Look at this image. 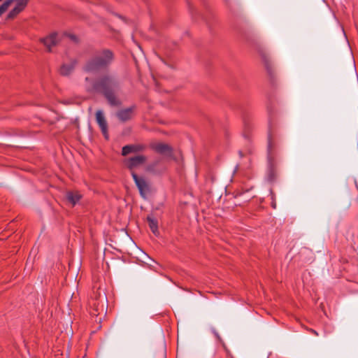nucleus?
Instances as JSON below:
<instances>
[{"label": "nucleus", "instance_id": "obj_1", "mask_svg": "<svg viewBox=\"0 0 358 358\" xmlns=\"http://www.w3.org/2000/svg\"><path fill=\"white\" fill-rule=\"evenodd\" d=\"M119 90L118 79L114 75L106 73L94 80L87 91L101 93L110 106H116L120 105V101L117 97Z\"/></svg>", "mask_w": 358, "mask_h": 358}, {"label": "nucleus", "instance_id": "obj_2", "mask_svg": "<svg viewBox=\"0 0 358 358\" xmlns=\"http://www.w3.org/2000/svg\"><path fill=\"white\" fill-rule=\"evenodd\" d=\"M115 59L113 52L109 49L96 50L86 61L83 69L86 72L96 73L107 69Z\"/></svg>", "mask_w": 358, "mask_h": 358}, {"label": "nucleus", "instance_id": "obj_3", "mask_svg": "<svg viewBox=\"0 0 358 358\" xmlns=\"http://www.w3.org/2000/svg\"><path fill=\"white\" fill-rule=\"evenodd\" d=\"M268 113L269 117L268 150L269 155H271L274 153L276 147V141L279 133V122L278 110L275 108L268 106Z\"/></svg>", "mask_w": 358, "mask_h": 358}, {"label": "nucleus", "instance_id": "obj_4", "mask_svg": "<svg viewBox=\"0 0 358 358\" xmlns=\"http://www.w3.org/2000/svg\"><path fill=\"white\" fill-rule=\"evenodd\" d=\"M132 178L139 190V193L143 198H146L150 192V187L146 180L143 177H139L135 172H131Z\"/></svg>", "mask_w": 358, "mask_h": 358}, {"label": "nucleus", "instance_id": "obj_5", "mask_svg": "<svg viewBox=\"0 0 358 358\" xmlns=\"http://www.w3.org/2000/svg\"><path fill=\"white\" fill-rule=\"evenodd\" d=\"M96 121L101 129V131L104 136V138L108 140L109 138L108 130V123L104 117V114L102 110H99L96 112Z\"/></svg>", "mask_w": 358, "mask_h": 358}, {"label": "nucleus", "instance_id": "obj_6", "mask_svg": "<svg viewBox=\"0 0 358 358\" xmlns=\"http://www.w3.org/2000/svg\"><path fill=\"white\" fill-rule=\"evenodd\" d=\"M14 1L16 2V5L8 14L7 19H14L23 11L27 7L29 0H14Z\"/></svg>", "mask_w": 358, "mask_h": 358}, {"label": "nucleus", "instance_id": "obj_7", "mask_svg": "<svg viewBox=\"0 0 358 358\" xmlns=\"http://www.w3.org/2000/svg\"><path fill=\"white\" fill-rule=\"evenodd\" d=\"M40 41L46 47L47 50L50 52L52 48L57 44L59 42V37L57 33H52L48 36L41 38Z\"/></svg>", "mask_w": 358, "mask_h": 358}, {"label": "nucleus", "instance_id": "obj_8", "mask_svg": "<svg viewBox=\"0 0 358 358\" xmlns=\"http://www.w3.org/2000/svg\"><path fill=\"white\" fill-rule=\"evenodd\" d=\"M147 160V158L144 155H137L133 157L128 158L126 161L127 166L130 169L133 170L134 168L143 164Z\"/></svg>", "mask_w": 358, "mask_h": 358}, {"label": "nucleus", "instance_id": "obj_9", "mask_svg": "<svg viewBox=\"0 0 358 358\" xmlns=\"http://www.w3.org/2000/svg\"><path fill=\"white\" fill-rule=\"evenodd\" d=\"M151 149L159 154H171L172 148L168 144L163 143H152L150 145Z\"/></svg>", "mask_w": 358, "mask_h": 358}, {"label": "nucleus", "instance_id": "obj_10", "mask_svg": "<svg viewBox=\"0 0 358 358\" xmlns=\"http://www.w3.org/2000/svg\"><path fill=\"white\" fill-rule=\"evenodd\" d=\"M145 149V146L141 144L137 145H127L122 148V155L126 156L129 153L138 152Z\"/></svg>", "mask_w": 358, "mask_h": 358}, {"label": "nucleus", "instance_id": "obj_11", "mask_svg": "<svg viewBox=\"0 0 358 358\" xmlns=\"http://www.w3.org/2000/svg\"><path fill=\"white\" fill-rule=\"evenodd\" d=\"M90 306L92 308L91 314L93 315H99L104 309L103 301H99L97 299H92L90 302Z\"/></svg>", "mask_w": 358, "mask_h": 358}, {"label": "nucleus", "instance_id": "obj_12", "mask_svg": "<svg viewBox=\"0 0 358 358\" xmlns=\"http://www.w3.org/2000/svg\"><path fill=\"white\" fill-rule=\"evenodd\" d=\"M134 108H128L117 111L116 115L122 122H126L131 119L133 116Z\"/></svg>", "mask_w": 358, "mask_h": 358}, {"label": "nucleus", "instance_id": "obj_13", "mask_svg": "<svg viewBox=\"0 0 358 358\" xmlns=\"http://www.w3.org/2000/svg\"><path fill=\"white\" fill-rule=\"evenodd\" d=\"M66 199L72 206H75L82 198L81 194L78 191H69L66 192Z\"/></svg>", "mask_w": 358, "mask_h": 358}, {"label": "nucleus", "instance_id": "obj_14", "mask_svg": "<svg viewBox=\"0 0 358 358\" xmlns=\"http://www.w3.org/2000/svg\"><path fill=\"white\" fill-rule=\"evenodd\" d=\"M76 63H77L76 61L73 60V62H71V64H63L59 69L60 74L62 76L69 75L71 73V71L73 70Z\"/></svg>", "mask_w": 358, "mask_h": 358}, {"label": "nucleus", "instance_id": "obj_15", "mask_svg": "<svg viewBox=\"0 0 358 358\" xmlns=\"http://www.w3.org/2000/svg\"><path fill=\"white\" fill-rule=\"evenodd\" d=\"M147 220H148V225H149V227L150 229H151V231H152V233L154 234H157L159 233L158 231V222L157 221L152 218V217H147Z\"/></svg>", "mask_w": 358, "mask_h": 358}, {"label": "nucleus", "instance_id": "obj_16", "mask_svg": "<svg viewBox=\"0 0 358 358\" xmlns=\"http://www.w3.org/2000/svg\"><path fill=\"white\" fill-rule=\"evenodd\" d=\"M13 2L14 0H6L0 6V16L8 10Z\"/></svg>", "mask_w": 358, "mask_h": 358}, {"label": "nucleus", "instance_id": "obj_17", "mask_svg": "<svg viewBox=\"0 0 358 358\" xmlns=\"http://www.w3.org/2000/svg\"><path fill=\"white\" fill-rule=\"evenodd\" d=\"M274 178H275V176H274V173H273V170H271V173H269V179H270V180H274Z\"/></svg>", "mask_w": 358, "mask_h": 358}, {"label": "nucleus", "instance_id": "obj_18", "mask_svg": "<svg viewBox=\"0 0 358 358\" xmlns=\"http://www.w3.org/2000/svg\"><path fill=\"white\" fill-rule=\"evenodd\" d=\"M310 331L311 333L314 334H315V335H316V336H317V335H318V333H317L315 330H314V329H311L310 330Z\"/></svg>", "mask_w": 358, "mask_h": 358}, {"label": "nucleus", "instance_id": "obj_19", "mask_svg": "<svg viewBox=\"0 0 358 358\" xmlns=\"http://www.w3.org/2000/svg\"><path fill=\"white\" fill-rule=\"evenodd\" d=\"M271 206H272V207H273V208H276V203H275V202H273V203H272V204H271Z\"/></svg>", "mask_w": 358, "mask_h": 358}, {"label": "nucleus", "instance_id": "obj_20", "mask_svg": "<svg viewBox=\"0 0 358 358\" xmlns=\"http://www.w3.org/2000/svg\"><path fill=\"white\" fill-rule=\"evenodd\" d=\"M85 80H86V81H89V80H90V79H89L88 78H86Z\"/></svg>", "mask_w": 358, "mask_h": 358}, {"label": "nucleus", "instance_id": "obj_21", "mask_svg": "<svg viewBox=\"0 0 358 358\" xmlns=\"http://www.w3.org/2000/svg\"><path fill=\"white\" fill-rule=\"evenodd\" d=\"M2 0H0V1H1Z\"/></svg>", "mask_w": 358, "mask_h": 358}, {"label": "nucleus", "instance_id": "obj_22", "mask_svg": "<svg viewBox=\"0 0 358 358\" xmlns=\"http://www.w3.org/2000/svg\"><path fill=\"white\" fill-rule=\"evenodd\" d=\"M164 358H165V357H164Z\"/></svg>", "mask_w": 358, "mask_h": 358}]
</instances>
